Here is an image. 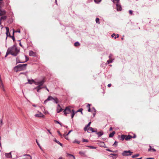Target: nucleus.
<instances>
[{"label":"nucleus","mask_w":159,"mask_h":159,"mask_svg":"<svg viewBox=\"0 0 159 159\" xmlns=\"http://www.w3.org/2000/svg\"><path fill=\"white\" fill-rule=\"evenodd\" d=\"M11 53V55L14 57L16 56L20 52L19 49H18L16 44H15L8 48Z\"/></svg>","instance_id":"1"},{"label":"nucleus","mask_w":159,"mask_h":159,"mask_svg":"<svg viewBox=\"0 0 159 159\" xmlns=\"http://www.w3.org/2000/svg\"><path fill=\"white\" fill-rule=\"evenodd\" d=\"M27 66V64H19L14 67V69L16 72L18 71V69L16 70L17 68L20 70H24L26 69Z\"/></svg>","instance_id":"2"},{"label":"nucleus","mask_w":159,"mask_h":159,"mask_svg":"<svg viewBox=\"0 0 159 159\" xmlns=\"http://www.w3.org/2000/svg\"><path fill=\"white\" fill-rule=\"evenodd\" d=\"M132 153L133 152L130 150L124 151L122 153V155L123 156H129L131 155Z\"/></svg>","instance_id":"3"},{"label":"nucleus","mask_w":159,"mask_h":159,"mask_svg":"<svg viewBox=\"0 0 159 159\" xmlns=\"http://www.w3.org/2000/svg\"><path fill=\"white\" fill-rule=\"evenodd\" d=\"M71 112L70 109L68 107H66L65 109L63 111L64 114L65 115H66L67 114Z\"/></svg>","instance_id":"4"},{"label":"nucleus","mask_w":159,"mask_h":159,"mask_svg":"<svg viewBox=\"0 0 159 159\" xmlns=\"http://www.w3.org/2000/svg\"><path fill=\"white\" fill-rule=\"evenodd\" d=\"M54 98H53L51 96H48V98L44 101V104H46L47 103V102L49 101L53 100V99H54Z\"/></svg>","instance_id":"5"},{"label":"nucleus","mask_w":159,"mask_h":159,"mask_svg":"<svg viewBox=\"0 0 159 159\" xmlns=\"http://www.w3.org/2000/svg\"><path fill=\"white\" fill-rule=\"evenodd\" d=\"M57 112L58 113H59L61 111L63 110L62 108L60 106V105L59 104H58L57 105Z\"/></svg>","instance_id":"6"},{"label":"nucleus","mask_w":159,"mask_h":159,"mask_svg":"<svg viewBox=\"0 0 159 159\" xmlns=\"http://www.w3.org/2000/svg\"><path fill=\"white\" fill-rule=\"evenodd\" d=\"M6 34L7 35V37L6 38V39H7V37L8 36L11 37V35L9 33L8 34L9 32V28L8 27H6Z\"/></svg>","instance_id":"7"},{"label":"nucleus","mask_w":159,"mask_h":159,"mask_svg":"<svg viewBox=\"0 0 159 159\" xmlns=\"http://www.w3.org/2000/svg\"><path fill=\"white\" fill-rule=\"evenodd\" d=\"M0 88L2 89L4 91H5V89L4 88V86L3 84L2 81V80L1 77V75H0Z\"/></svg>","instance_id":"8"},{"label":"nucleus","mask_w":159,"mask_h":159,"mask_svg":"<svg viewBox=\"0 0 159 159\" xmlns=\"http://www.w3.org/2000/svg\"><path fill=\"white\" fill-rule=\"evenodd\" d=\"M116 9L117 11H121L122 10V7L120 3H116Z\"/></svg>","instance_id":"9"},{"label":"nucleus","mask_w":159,"mask_h":159,"mask_svg":"<svg viewBox=\"0 0 159 159\" xmlns=\"http://www.w3.org/2000/svg\"><path fill=\"white\" fill-rule=\"evenodd\" d=\"M6 14V11L4 10H1L0 9V16H1L3 15H5Z\"/></svg>","instance_id":"10"},{"label":"nucleus","mask_w":159,"mask_h":159,"mask_svg":"<svg viewBox=\"0 0 159 159\" xmlns=\"http://www.w3.org/2000/svg\"><path fill=\"white\" fill-rule=\"evenodd\" d=\"M43 88H44V87H40V86H38L34 88V89H37L36 91L37 92H40V91H39L41 89Z\"/></svg>","instance_id":"11"},{"label":"nucleus","mask_w":159,"mask_h":159,"mask_svg":"<svg viewBox=\"0 0 159 159\" xmlns=\"http://www.w3.org/2000/svg\"><path fill=\"white\" fill-rule=\"evenodd\" d=\"M45 82V80L44 79H43L40 81H39V85L40 87H43V86L44 83Z\"/></svg>","instance_id":"12"},{"label":"nucleus","mask_w":159,"mask_h":159,"mask_svg":"<svg viewBox=\"0 0 159 159\" xmlns=\"http://www.w3.org/2000/svg\"><path fill=\"white\" fill-rule=\"evenodd\" d=\"M29 55L30 56H35V53L34 52L32 51H30L29 52Z\"/></svg>","instance_id":"13"},{"label":"nucleus","mask_w":159,"mask_h":159,"mask_svg":"<svg viewBox=\"0 0 159 159\" xmlns=\"http://www.w3.org/2000/svg\"><path fill=\"white\" fill-rule=\"evenodd\" d=\"M96 134L98 135V137H100L103 134V132L102 131H101L100 132H96Z\"/></svg>","instance_id":"14"},{"label":"nucleus","mask_w":159,"mask_h":159,"mask_svg":"<svg viewBox=\"0 0 159 159\" xmlns=\"http://www.w3.org/2000/svg\"><path fill=\"white\" fill-rule=\"evenodd\" d=\"M6 157L8 158H10L11 157V152L9 153H6L5 154Z\"/></svg>","instance_id":"15"},{"label":"nucleus","mask_w":159,"mask_h":159,"mask_svg":"<svg viewBox=\"0 0 159 159\" xmlns=\"http://www.w3.org/2000/svg\"><path fill=\"white\" fill-rule=\"evenodd\" d=\"M72 113L71 115V117L72 118H73L75 115V114L76 113L75 112V111L74 109H72L71 111Z\"/></svg>","instance_id":"16"},{"label":"nucleus","mask_w":159,"mask_h":159,"mask_svg":"<svg viewBox=\"0 0 159 159\" xmlns=\"http://www.w3.org/2000/svg\"><path fill=\"white\" fill-rule=\"evenodd\" d=\"M132 137L130 135H128L127 136L126 135V138L125 140H128L130 139L131 138H132Z\"/></svg>","instance_id":"17"},{"label":"nucleus","mask_w":159,"mask_h":159,"mask_svg":"<svg viewBox=\"0 0 159 159\" xmlns=\"http://www.w3.org/2000/svg\"><path fill=\"white\" fill-rule=\"evenodd\" d=\"M53 102L56 103H57L59 102V100L58 99L56 98L55 97L54 98V99H53Z\"/></svg>","instance_id":"18"},{"label":"nucleus","mask_w":159,"mask_h":159,"mask_svg":"<svg viewBox=\"0 0 159 159\" xmlns=\"http://www.w3.org/2000/svg\"><path fill=\"white\" fill-rule=\"evenodd\" d=\"M115 133V132L114 131H113L111 133L109 136V138H111L113 136Z\"/></svg>","instance_id":"19"},{"label":"nucleus","mask_w":159,"mask_h":159,"mask_svg":"<svg viewBox=\"0 0 159 159\" xmlns=\"http://www.w3.org/2000/svg\"><path fill=\"white\" fill-rule=\"evenodd\" d=\"M54 141L55 142H56V143H57V144H59L62 147L63 144L62 143H61L60 142H59V141L57 140L56 139H55Z\"/></svg>","instance_id":"20"},{"label":"nucleus","mask_w":159,"mask_h":159,"mask_svg":"<svg viewBox=\"0 0 159 159\" xmlns=\"http://www.w3.org/2000/svg\"><path fill=\"white\" fill-rule=\"evenodd\" d=\"M18 57H16V64L19 63H25V62H23V61H20L19 60H18Z\"/></svg>","instance_id":"21"},{"label":"nucleus","mask_w":159,"mask_h":159,"mask_svg":"<svg viewBox=\"0 0 159 159\" xmlns=\"http://www.w3.org/2000/svg\"><path fill=\"white\" fill-rule=\"evenodd\" d=\"M24 156L26 157V159H32V157H31V156L29 155L26 154V155H24Z\"/></svg>","instance_id":"22"},{"label":"nucleus","mask_w":159,"mask_h":159,"mask_svg":"<svg viewBox=\"0 0 159 159\" xmlns=\"http://www.w3.org/2000/svg\"><path fill=\"white\" fill-rule=\"evenodd\" d=\"M9 54H11V53L10 52V51H9L8 49H8L7 50L5 56V57H6L7 56V55Z\"/></svg>","instance_id":"23"},{"label":"nucleus","mask_w":159,"mask_h":159,"mask_svg":"<svg viewBox=\"0 0 159 159\" xmlns=\"http://www.w3.org/2000/svg\"><path fill=\"white\" fill-rule=\"evenodd\" d=\"M126 135H122L121 136V140H123L124 139L125 140Z\"/></svg>","instance_id":"24"},{"label":"nucleus","mask_w":159,"mask_h":159,"mask_svg":"<svg viewBox=\"0 0 159 159\" xmlns=\"http://www.w3.org/2000/svg\"><path fill=\"white\" fill-rule=\"evenodd\" d=\"M28 83H29L30 84H32L34 83V80L33 79H32L31 80H28Z\"/></svg>","instance_id":"25"},{"label":"nucleus","mask_w":159,"mask_h":159,"mask_svg":"<svg viewBox=\"0 0 159 159\" xmlns=\"http://www.w3.org/2000/svg\"><path fill=\"white\" fill-rule=\"evenodd\" d=\"M43 116V115L42 113H41L40 115L37 114L35 115V116L36 117H41Z\"/></svg>","instance_id":"26"},{"label":"nucleus","mask_w":159,"mask_h":159,"mask_svg":"<svg viewBox=\"0 0 159 159\" xmlns=\"http://www.w3.org/2000/svg\"><path fill=\"white\" fill-rule=\"evenodd\" d=\"M7 18V16H2L0 20L1 21L2 20H5Z\"/></svg>","instance_id":"27"},{"label":"nucleus","mask_w":159,"mask_h":159,"mask_svg":"<svg viewBox=\"0 0 159 159\" xmlns=\"http://www.w3.org/2000/svg\"><path fill=\"white\" fill-rule=\"evenodd\" d=\"M80 141H79L76 139H75L74 141L73 142V143H77L79 144H80Z\"/></svg>","instance_id":"28"},{"label":"nucleus","mask_w":159,"mask_h":159,"mask_svg":"<svg viewBox=\"0 0 159 159\" xmlns=\"http://www.w3.org/2000/svg\"><path fill=\"white\" fill-rule=\"evenodd\" d=\"M80 43L78 42H76L74 43L75 46L77 47L80 46Z\"/></svg>","instance_id":"29"},{"label":"nucleus","mask_w":159,"mask_h":159,"mask_svg":"<svg viewBox=\"0 0 159 159\" xmlns=\"http://www.w3.org/2000/svg\"><path fill=\"white\" fill-rule=\"evenodd\" d=\"M67 157H73L74 159H75V156L73 155H72V154H68L67 155Z\"/></svg>","instance_id":"30"},{"label":"nucleus","mask_w":159,"mask_h":159,"mask_svg":"<svg viewBox=\"0 0 159 159\" xmlns=\"http://www.w3.org/2000/svg\"><path fill=\"white\" fill-rule=\"evenodd\" d=\"M139 156V154H135V155H133V156H132V158H134L135 157H138V156Z\"/></svg>","instance_id":"31"},{"label":"nucleus","mask_w":159,"mask_h":159,"mask_svg":"<svg viewBox=\"0 0 159 159\" xmlns=\"http://www.w3.org/2000/svg\"><path fill=\"white\" fill-rule=\"evenodd\" d=\"M87 147L91 149H96V147L91 146H86Z\"/></svg>","instance_id":"32"},{"label":"nucleus","mask_w":159,"mask_h":159,"mask_svg":"<svg viewBox=\"0 0 159 159\" xmlns=\"http://www.w3.org/2000/svg\"><path fill=\"white\" fill-rule=\"evenodd\" d=\"M114 60V59H109L107 61V62L108 64H109L112 62Z\"/></svg>","instance_id":"33"},{"label":"nucleus","mask_w":159,"mask_h":159,"mask_svg":"<svg viewBox=\"0 0 159 159\" xmlns=\"http://www.w3.org/2000/svg\"><path fill=\"white\" fill-rule=\"evenodd\" d=\"M82 110H83V109L82 108H80L75 113H76L77 112H80L82 114H83V113H82Z\"/></svg>","instance_id":"34"},{"label":"nucleus","mask_w":159,"mask_h":159,"mask_svg":"<svg viewBox=\"0 0 159 159\" xmlns=\"http://www.w3.org/2000/svg\"><path fill=\"white\" fill-rule=\"evenodd\" d=\"M11 38L13 41L14 42L15 41V37H14V32L13 31V35L12 36H11Z\"/></svg>","instance_id":"35"},{"label":"nucleus","mask_w":159,"mask_h":159,"mask_svg":"<svg viewBox=\"0 0 159 159\" xmlns=\"http://www.w3.org/2000/svg\"><path fill=\"white\" fill-rule=\"evenodd\" d=\"M82 142L83 143L84 142H88L89 140L88 139H82Z\"/></svg>","instance_id":"36"},{"label":"nucleus","mask_w":159,"mask_h":159,"mask_svg":"<svg viewBox=\"0 0 159 159\" xmlns=\"http://www.w3.org/2000/svg\"><path fill=\"white\" fill-rule=\"evenodd\" d=\"M36 143H37L38 145L39 146V148H40V149L42 150V147H41V146L40 145L39 143V142L37 141V140H36Z\"/></svg>","instance_id":"37"},{"label":"nucleus","mask_w":159,"mask_h":159,"mask_svg":"<svg viewBox=\"0 0 159 159\" xmlns=\"http://www.w3.org/2000/svg\"><path fill=\"white\" fill-rule=\"evenodd\" d=\"M88 130H90L92 132H94V131L93 128L91 127H90L88 129Z\"/></svg>","instance_id":"38"},{"label":"nucleus","mask_w":159,"mask_h":159,"mask_svg":"<svg viewBox=\"0 0 159 159\" xmlns=\"http://www.w3.org/2000/svg\"><path fill=\"white\" fill-rule=\"evenodd\" d=\"M120 0H113V2H116L117 3H119Z\"/></svg>","instance_id":"39"},{"label":"nucleus","mask_w":159,"mask_h":159,"mask_svg":"<svg viewBox=\"0 0 159 159\" xmlns=\"http://www.w3.org/2000/svg\"><path fill=\"white\" fill-rule=\"evenodd\" d=\"M101 0H94V2L96 3H98L101 1Z\"/></svg>","instance_id":"40"},{"label":"nucleus","mask_w":159,"mask_h":159,"mask_svg":"<svg viewBox=\"0 0 159 159\" xmlns=\"http://www.w3.org/2000/svg\"><path fill=\"white\" fill-rule=\"evenodd\" d=\"M96 22L97 23H99L100 22H99V18H96Z\"/></svg>","instance_id":"41"},{"label":"nucleus","mask_w":159,"mask_h":159,"mask_svg":"<svg viewBox=\"0 0 159 159\" xmlns=\"http://www.w3.org/2000/svg\"><path fill=\"white\" fill-rule=\"evenodd\" d=\"M35 85H39V81H35L34 83Z\"/></svg>","instance_id":"42"},{"label":"nucleus","mask_w":159,"mask_h":159,"mask_svg":"<svg viewBox=\"0 0 159 159\" xmlns=\"http://www.w3.org/2000/svg\"><path fill=\"white\" fill-rule=\"evenodd\" d=\"M100 143L101 144V145H100L101 147H104V145H105V144L104 142H100Z\"/></svg>","instance_id":"43"},{"label":"nucleus","mask_w":159,"mask_h":159,"mask_svg":"<svg viewBox=\"0 0 159 159\" xmlns=\"http://www.w3.org/2000/svg\"><path fill=\"white\" fill-rule=\"evenodd\" d=\"M118 142L117 141H115L114 143L113 144V146H114V145H116V147L117 145Z\"/></svg>","instance_id":"44"},{"label":"nucleus","mask_w":159,"mask_h":159,"mask_svg":"<svg viewBox=\"0 0 159 159\" xmlns=\"http://www.w3.org/2000/svg\"><path fill=\"white\" fill-rule=\"evenodd\" d=\"M93 111H94V112H96V110L94 107H93L92 108V112H93Z\"/></svg>","instance_id":"45"},{"label":"nucleus","mask_w":159,"mask_h":159,"mask_svg":"<svg viewBox=\"0 0 159 159\" xmlns=\"http://www.w3.org/2000/svg\"><path fill=\"white\" fill-rule=\"evenodd\" d=\"M25 57L26 61H25V62L29 60V58L26 55H25Z\"/></svg>","instance_id":"46"},{"label":"nucleus","mask_w":159,"mask_h":159,"mask_svg":"<svg viewBox=\"0 0 159 159\" xmlns=\"http://www.w3.org/2000/svg\"><path fill=\"white\" fill-rule=\"evenodd\" d=\"M79 153L80 155H84L85 153L84 152L82 151H80L79 152Z\"/></svg>","instance_id":"47"},{"label":"nucleus","mask_w":159,"mask_h":159,"mask_svg":"<svg viewBox=\"0 0 159 159\" xmlns=\"http://www.w3.org/2000/svg\"><path fill=\"white\" fill-rule=\"evenodd\" d=\"M58 134H59V136L61 137H62V135L60 133V132L59 131H57Z\"/></svg>","instance_id":"48"},{"label":"nucleus","mask_w":159,"mask_h":159,"mask_svg":"<svg viewBox=\"0 0 159 159\" xmlns=\"http://www.w3.org/2000/svg\"><path fill=\"white\" fill-rule=\"evenodd\" d=\"M13 31L14 32H14H17V33H20V30L19 29H18V30H17L16 31H14L13 30Z\"/></svg>","instance_id":"49"},{"label":"nucleus","mask_w":159,"mask_h":159,"mask_svg":"<svg viewBox=\"0 0 159 159\" xmlns=\"http://www.w3.org/2000/svg\"><path fill=\"white\" fill-rule=\"evenodd\" d=\"M110 155H112V156H118V155L117 154H115V153H111L110 154Z\"/></svg>","instance_id":"50"},{"label":"nucleus","mask_w":159,"mask_h":159,"mask_svg":"<svg viewBox=\"0 0 159 159\" xmlns=\"http://www.w3.org/2000/svg\"><path fill=\"white\" fill-rule=\"evenodd\" d=\"M3 2H0V9H1L2 8L1 5L2 4H3Z\"/></svg>","instance_id":"51"},{"label":"nucleus","mask_w":159,"mask_h":159,"mask_svg":"<svg viewBox=\"0 0 159 159\" xmlns=\"http://www.w3.org/2000/svg\"><path fill=\"white\" fill-rule=\"evenodd\" d=\"M91 124V122H90L87 125H86V126H87V127H88L90 126Z\"/></svg>","instance_id":"52"},{"label":"nucleus","mask_w":159,"mask_h":159,"mask_svg":"<svg viewBox=\"0 0 159 159\" xmlns=\"http://www.w3.org/2000/svg\"><path fill=\"white\" fill-rule=\"evenodd\" d=\"M112 56V54H110L109 56V59H112L111 57Z\"/></svg>","instance_id":"53"},{"label":"nucleus","mask_w":159,"mask_h":159,"mask_svg":"<svg viewBox=\"0 0 159 159\" xmlns=\"http://www.w3.org/2000/svg\"><path fill=\"white\" fill-rule=\"evenodd\" d=\"M88 127H87L86 126H85V127L84 128V131H86L88 130L87 128Z\"/></svg>","instance_id":"54"},{"label":"nucleus","mask_w":159,"mask_h":159,"mask_svg":"<svg viewBox=\"0 0 159 159\" xmlns=\"http://www.w3.org/2000/svg\"><path fill=\"white\" fill-rule=\"evenodd\" d=\"M54 121L55 123L58 124H60V123L59 121L57 120H54Z\"/></svg>","instance_id":"55"},{"label":"nucleus","mask_w":159,"mask_h":159,"mask_svg":"<svg viewBox=\"0 0 159 159\" xmlns=\"http://www.w3.org/2000/svg\"><path fill=\"white\" fill-rule=\"evenodd\" d=\"M63 136L65 137V138L66 139H68V138L67 137V136H66V134H64Z\"/></svg>","instance_id":"56"},{"label":"nucleus","mask_w":159,"mask_h":159,"mask_svg":"<svg viewBox=\"0 0 159 159\" xmlns=\"http://www.w3.org/2000/svg\"><path fill=\"white\" fill-rule=\"evenodd\" d=\"M72 131V130H70L69 131V132H68V133L67 134H66V136H68L70 134V133Z\"/></svg>","instance_id":"57"},{"label":"nucleus","mask_w":159,"mask_h":159,"mask_svg":"<svg viewBox=\"0 0 159 159\" xmlns=\"http://www.w3.org/2000/svg\"><path fill=\"white\" fill-rule=\"evenodd\" d=\"M129 13L130 14H132V13H133L132 11L131 10H129Z\"/></svg>","instance_id":"58"},{"label":"nucleus","mask_w":159,"mask_h":159,"mask_svg":"<svg viewBox=\"0 0 159 159\" xmlns=\"http://www.w3.org/2000/svg\"><path fill=\"white\" fill-rule=\"evenodd\" d=\"M106 150L107 151H109V152H113V151H112L111 150L109 149H106Z\"/></svg>","instance_id":"59"},{"label":"nucleus","mask_w":159,"mask_h":159,"mask_svg":"<svg viewBox=\"0 0 159 159\" xmlns=\"http://www.w3.org/2000/svg\"><path fill=\"white\" fill-rule=\"evenodd\" d=\"M149 148L148 149V151H150L151 150H152V147H151V146H149Z\"/></svg>","instance_id":"60"},{"label":"nucleus","mask_w":159,"mask_h":159,"mask_svg":"<svg viewBox=\"0 0 159 159\" xmlns=\"http://www.w3.org/2000/svg\"><path fill=\"white\" fill-rule=\"evenodd\" d=\"M90 104H88L87 106V107H88V109L89 108H90Z\"/></svg>","instance_id":"61"},{"label":"nucleus","mask_w":159,"mask_h":159,"mask_svg":"<svg viewBox=\"0 0 159 159\" xmlns=\"http://www.w3.org/2000/svg\"><path fill=\"white\" fill-rule=\"evenodd\" d=\"M116 36V34H115L114 33L111 35V37L112 38H113L114 37V36Z\"/></svg>","instance_id":"62"},{"label":"nucleus","mask_w":159,"mask_h":159,"mask_svg":"<svg viewBox=\"0 0 159 159\" xmlns=\"http://www.w3.org/2000/svg\"><path fill=\"white\" fill-rule=\"evenodd\" d=\"M96 112H94L93 113V117H94L95 116V115L96 114Z\"/></svg>","instance_id":"63"},{"label":"nucleus","mask_w":159,"mask_h":159,"mask_svg":"<svg viewBox=\"0 0 159 159\" xmlns=\"http://www.w3.org/2000/svg\"><path fill=\"white\" fill-rule=\"evenodd\" d=\"M119 36V34H117L116 36V37H115L114 38L115 39H116V38H118Z\"/></svg>","instance_id":"64"}]
</instances>
